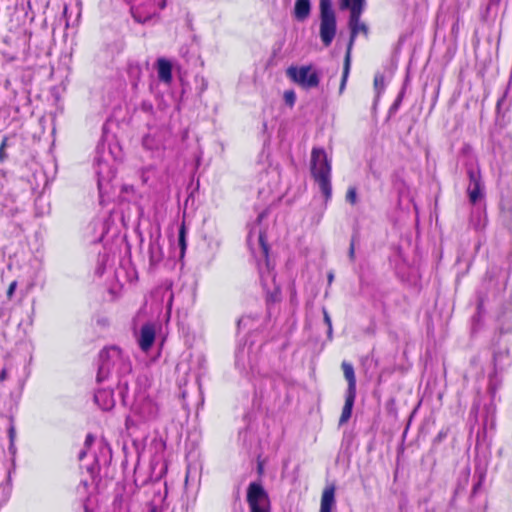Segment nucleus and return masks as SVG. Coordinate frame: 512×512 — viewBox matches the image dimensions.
Returning a JSON list of instances; mask_svg holds the SVG:
<instances>
[{
    "mask_svg": "<svg viewBox=\"0 0 512 512\" xmlns=\"http://www.w3.org/2000/svg\"><path fill=\"white\" fill-rule=\"evenodd\" d=\"M148 512H160L159 509L157 508V506L155 505H150L149 507V511Z\"/></svg>",
    "mask_w": 512,
    "mask_h": 512,
    "instance_id": "c85d7f7f",
    "label": "nucleus"
},
{
    "mask_svg": "<svg viewBox=\"0 0 512 512\" xmlns=\"http://www.w3.org/2000/svg\"><path fill=\"white\" fill-rule=\"evenodd\" d=\"M8 378L7 368H3L0 372V382H4Z\"/></svg>",
    "mask_w": 512,
    "mask_h": 512,
    "instance_id": "5701e85b",
    "label": "nucleus"
},
{
    "mask_svg": "<svg viewBox=\"0 0 512 512\" xmlns=\"http://www.w3.org/2000/svg\"><path fill=\"white\" fill-rule=\"evenodd\" d=\"M94 442V436L91 433H88L85 438V445L90 447Z\"/></svg>",
    "mask_w": 512,
    "mask_h": 512,
    "instance_id": "4be33fe9",
    "label": "nucleus"
},
{
    "mask_svg": "<svg viewBox=\"0 0 512 512\" xmlns=\"http://www.w3.org/2000/svg\"><path fill=\"white\" fill-rule=\"evenodd\" d=\"M166 4H167V1L166 0H162V2L159 4V8L160 9H164L166 7Z\"/></svg>",
    "mask_w": 512,
    "mask_h": 512,
    "instance_id": "c756f323",
    "label": "nucleus"
},
{
    "mask_svg": "<svg viewBox=\"0 0 512 512\" xmlns=\"http://www.w3.org/2000/svg\"><path fill=\"white\" fill-rule=\"evenodd\" d=\"M284 99H285V102L289 105V106H293L294 103H295V100H296V96H295V93L293 90H288V91H285L284 93Z\"/></svg>",
    "mask_w": 512,
    "mask_h": 512,
    "instance_id": "dca6fc26",
    "label": "nucleus"
},
{
    "mask_svg": "<svg viewBox=\"0 0 512 512\" xmlns=\"http://www.w3.org/2000/svg\"><path fill=\"white\" fill-rule=\"evenodd\" d=\"M335 506V487L334 485L327 486L321 496L319 512H332Z\"/></svg>",
    "mask_w": 512,
    "mask_h": 512,
    "instance_id": "6e6552de",
    "label": "nucleus"
},
{
    "mask_svg": "<svg viewBox=\"0 0 512 512\" xmlns=\"http://www.w3.org/2000/svg\"><path fill=\"white\" fill-rule=\"evenodd\" d=\"M281 291L279 288H276L274 292L270 293L267 297V301L271 303H276L280 301Z\"/></svg>",
    "mask_w": 512,
    "mask_h": 512,
    "instance_id": "f3484780",
    "label": "nucleus"
},
{
    "mask_svg": "<svg viewBox=\"0 0 512 512\" xmlns=\"http://www.w3.org/2000/svg\"><path fill=\"white\" fill-rule=\"evenodd\" d=\"M259 244L261 247L265 246V245H268L267 241H266V236L265 234L261 233L259 235Z\"/></svg>",
    "mask_w": 512,
    "mask_h": 512,
    "instance_id": "b1692460",
    "label": "nucleus"
},
{
    "mask_svg": "<svg viewBox=\"0 0 512 512\" xmlns=\"http://www.w3.org/2000/svg\"><path fill=\"white\" fill-rule=\"evenodd\" d=\"M374 86L376 89L384 88V76L382 74H376L374 77Z\"/></svg>",
    "mask_w": 512,
    "mask_h": 512,
    "instance_id": "a211bd4d",
    "label": "nucleus"
},
{
    "mask_svg": "<svg viewBox=\"0 0 512 512\" xmlns=\"http://www.w3.org/2000/svg\"><path fill=\"white\" fill-rule=\"evenodd\" d=\"M261 248H262V251H263L264 256H265L266 258H268V256H269V245H265V246H263V247H261Z\"/></svg>",
    "mask_w": 512,
    "mask_h": 512,
    "instance_id": "cd10ccee",
    "label": "nucleus"
},
{
    "mask_svg": "<svg viewBox=\"0 0 512 512\" xmlns=\"http://www.w3.org/2000/svg\"><path fill=\"white\" fill-rule=\"evenodd\" d=\"M7 159L5 149L0 148V162L3 163Z\"/></svg>",
    "mask_w": 512,
    "mask_h": 512,
    "instance_id": "393cba45",
    "label": "nucleus"
},
{
    "mask_svg": "<svg viewBox=\"0 0 512 512\" xmlns=\"http://www.w3.org/2000/svg\"><path fill=\"white\" fill-rule=\"evenodd\" d=\"M400 103H401V98L399 97V98H398V99L393 103V105L391 106V108H390V109H391V110H397V109H398V107H399V105H400Z\"/></svg>",
    "mask_w": 512,
    "mask_h": 512,
    "instance_id": "bb28decb",
    "label": "nucleus"
},
{
    "mask_svg": "<svg viewBox=\"0 0 512 512\" xmlns=\"http://www.w3.org/2000/svg\"><path fill=\"white\" fill-rule=\"evenodd\" d=\"M320 38L324 46L331 45L336 34V15L332 8V0H319Z\"/></svg>",
    "mask_w": 512,
    "mask_h": 512,
    "instance_id": "7ed1b4c3",
    "label": "nucleus"
},
{
    "mask_svg": "<svg viewBox=\"0 0 512 512\" xmlns=\"http://www.w3.org/2000/svg\"><path fill=\"white\" fill-rule=\"evenodd\" d=\"M323 316H324V322L327 325L328 330L331 331L332 330V321H331V318H330L328 312L325 309L323 310Z\"/></svg>",
    "mask_w": 512,
    "mask_h": 512,
    "instance_id": "412c9836",
    "label": "nucleus"
},
{
    "mask_svg": "<svg viewBox=\"0 0 512 512\" xmlns=\"http://www.w3.org/2000/svg\"><path fill=\"white\" fill-rule=\"evenodd\" d=\"M349 258L351 261L355 260V237L352 238L349 247Z\"/></svg>",
    "mask_w": 512,
    "mask_h": 512,
    "instance_id": "aec40b11",
    "label": "nucleus"
},
{
    "mask_svg": "<svg viewBox=\"0 0 512 512\" xmlns=\"http://www.w3.org/2000/svg\"><path fill=\"white\" fill-rule=\"evenodd\" d=\"M333 278H334L333 274H332V273H329V275H328V281H329V283H331V282L333 281Z\"/></svg>",
    "mask_w": 512,
    "mask_h": 512,
    "instance_id": "2f4dec72",
    "label": "nucleus"
},
{
    "mask_svg": "<svg viewBox=\"0 0 512 512\" xmlns=\"http://www.w3.org/2000/svg\"><path fill=\"white\" fill-rule=\"evenodd\" d=\"M13 435V428L10 429V436L12 437Z\"/></svg>",
    "mask_w": 512,
    "mask_h": 512,
    "instance_id": "72a5a7b5",
    "label": "nucleus"
},
{
    "mask_svg": "<svg viewBox=\"0 0 512 512\" xmlns=\"http://www.w3.org/2000/svg\"><path fill=\"white\" fill-rule=\"evenodd\" d=\"M310 0H296L294 7V17L298 21H304L310 15Z\"/></svg>",
    "mask_w": 512,
    "mask_h": 512,
    "instance_id": "f8f14e48",
    "label": "nucleus"
},
{
    "mask_svg": "<svg viewBox=\"0 0 512 512\" xmlns=\"http://www.w3.org/2000/svg\"><path fill=\"white\" fill-rule=\"evenodd\" d=\"M346 200L351 205H355L357 202V189L354 186L348 188L346 192Z\"/></svg>",
    "mask_w": 512,
    "mask_h": 512,
    "instance_id": "4468645a",
    "label": "nucleus"
},
{
    "mask_svg": "<svg viewBox=\"0 0 512 512\" xmlns=\"http://www.w3.org/2000/svg\"><path fill=\"white\" fill-rule=\"evenodd\" d=\"M7 146H8V137L4 136L1 141L0 148L6 149Z\"/></svg>",
    "mask_w": 512,
    "mask_h": 512,
    "instance_id": "a878e982",
    "label": "nucleus"
},
{
    "mask_svg": "<svg viewBox=\"0 0 512 512\" xmlns=\"http://www.w3.org/2000/svg\"><path fill=\"white\" fill-rule=\"evenodd\" d=\"M155 337H156V330H155L154 324L146 323V324L142 325V327L140 329V337L138 340L140 349L143 352H148L152 348V346L155 342Z\"/></svg>",
    "mask_w": 512,
    "mask_h": 512,
    "instance_id": "0eeeda50",
    "label": "nucleus"
},
{
    "mask_svg": "<svg viewBox=\"0 0 512 512\" xmlns=\"http://www.w3.org/2000/svg\"><path fill=\"white\" fill-rule=\"evenodd\" d=\"M341 369L348 384L346 392L357 393L356 376L353 365L347 361H343L341 363Z\"/></svg>",
    "mask_w": 512,
    "mask_h": 512,
    "instance_id": "1a4fd4ad",
    "label": "nucleus"
},
{
    "mask_svg": "<svg viewBox=\"0 0 512 512\" xmlns=\"http://www.w3.org/2000/svg\"><path fill=\"white\" fill-rule=\"evenodd\" d=\"M111 351L115 352V353H119V350L116 349V348L103 349L100 352V359L102 361V364L99 367L98 376H97L99 381H101V375L104 372H108V370H109V366L106 364V360L109 358V354H110Z\"/></svg>",
    "mask_w": 512,
    "mask_h": 512,
    "instance_id": "ddd939ff",
    "label": "nucleus"
},
{
    "mask_svg": "<svg viewBox=\"0 0 512 512\" xmlns=\"http://www.w3.org/2000/svg\"><path fill=\"white\" fill-rule=\"evenodd\" d=\"M185 234H186L185 226L182 225L179 229V246L181 247L182 253H184V251L186 249Z\"/></svg>",
    "mask_w": 512,
    "mask_h": 512,
    "instance_id": "2eb2a0df",
    "label": "nucleus"
},
{
    "mask_svg": "<svg viewBox=\"0 0 512 512\" xmlns=\"http://www.w3.org/2000/svg\"><path fill=\"white\" fill-rule=\"evenodd\" d=\"M286 73L293 82L304 89H311L319 86V74L311 65L301 67L291 66L287 69Z\"/></svg>",
    "mask_w": 512,
    "mask_h": 512,
    "instance_id": "39448f33",
    "label": "nucleus"
},
{
    "mask_svg": "<svg viewBox=\"0 0 512 512\" xmlns=\"http://www.w3.org/2000/svg\"><path fill=\"white\" fill-rule=\"evenodd\" d=\"M444 437H445V434H443V433H441V432H440V433L438 434V436H437V439H438V440H441V439H442V438H444Z\"/></svg>",
    "mask_w": 512,
    "mask_h": 512,
    "instance_id": "473e14b6",
    "label": "nucleus"
},
{
    "mask_svg": "<svg viewBox=\"0 0 512 512\" xmlns=\"http://www.w3.org/2000/svg\"><path fill=\"white\" fill-rule=\"evenodd\" d=\"M356 394L357 393L346 392L345 403L342 408V413L339 419L340 425L345 424L351 418L354 402L356 399Z\"/></svg>",
    "mask_w": 512,
    "mask_h": 512,
    "instance_id": "9d476101",
    "label": "nucleus"
},
{
    "mask_svg": "<svg viewBox=\"0 0 512 512\" xmlns=\"http://www.w3.org/2000/svg\"><path fill=\"white\" fill-rule=\"evenodd\" d=\"M246 500L250 512H271L270 497L259 482H251L248 485Z\"/></svg>",
    "mask_w": 512,
    "mask_h": 512,
    "instance_id": "20e7f679",
    "label": "nucleus"
},
{
    "mask_svg": "<svg viewBox=\"0 0 512 512\" xmlns=\"http://www.w3.org/2000/svg\"><path fill=\"white\" fill-rule=\"evenodd\" d=\"M17 288V281H12L9 286H8V289H7V292H6V296L9 300L12 299L13 295H14V292Z\"/></svg>",
    "mask_w": 512,
    "mask_h": 512,
    "instance_id": "6ab92c4d",
    "label": "nucleus"
},
{
    "mask_svg": "<svg viewBox=\"0 0 512 512\" xmlns=\"http://www.w3.org/2000/svg\"><path fill=\"white\" fill-rule=\"evenodd\" d=\"M81 485L83 486L84 490H87L88 489V482L85 480V481H81Z\"/></svg>",
    "mask_w": 512,
    "mask_h": 512,
    "instance_id": "7c9ffc66",
    "label": "nucleus"
},
{
    "mask_svg": "<svg viewBox=\"0 0 512 512\" xmlns=\"http://www.w3.org/2000/svg\"><path fill=\"white\" fill-rule=\"evenodd\" d=\"M467 176L469 178V185L467 187L468 198L470 203L475 205L483 197L481 171L479 168L468 167Z\"/></svg>",
    "mask_w": 512,
    "mask_h": 512,
    "instance_id": "423d86ee",
    "label": "nucleus"
},
{
    "mask_svg": "<svg viewBox=\"0 0 512 512\" xmlns=\"http://www.w3.org/2000/svg\"><path fill=\"white\" fill-rule=\"evenodd\" d=\"M310 172L327 204L332 198V164L323 148L313 147L310 158Z\"/></svg>",
    "mask_w": 512,
    "mask_h": 512,
    "instance_id": "f03ea898",
    "label": "nucleus"
},
{
    "mask_svg": "<svg viewBox=\"0 0 512 512\" xmlns=\"http://www.w3.org/2000/svg\"><path fill=\"white\" fill-rule=\"evenodd\" d=\"M157 69L158 77L161 81L165 83H170L172 81V65L168 60L159 58L157 60Z\"/></svg>",
    "mask_w": 512,
    "mask_h": 512,
    "instance_id": "9b49d317",
    "label": "nucleus"
},
{
    "mask_svg": "<svg viewBox=\"0 0 512 512\" xmlns=\"http://www.w3.org/2000/svg\"><path fill=\"white\" fill-rule=\"evenodd\" d=\"M338 5L340 10L349 11L348 28L350 31V37L344 57L343 73L339 88L340 93H342L350 73L351 52L355 40L359 34H363L365 37H368L369 27L366 23L361 21V16L366 9V0H338Z\"/></svg>",
    "mask_w": 512,
    "mask_h": 512,
    "instance_id": "f257e3e1",
    "label": "nucleus"
}]
</instances>
